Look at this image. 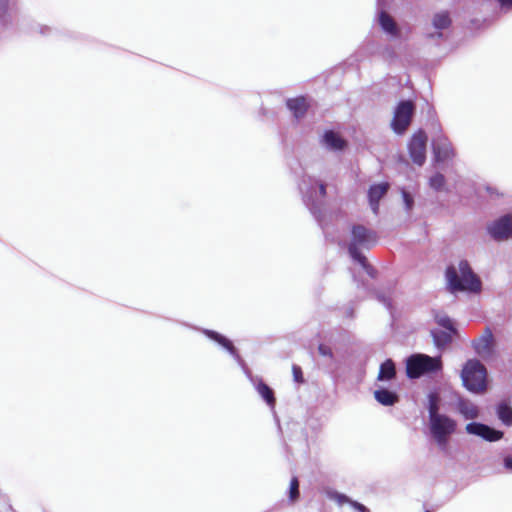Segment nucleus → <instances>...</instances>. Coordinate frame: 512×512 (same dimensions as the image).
<instances>
[{"label": "nucleus", "mask_w": 512, "mask_h": 512, "mask_svg": "<svg viewBox=\"0 0 512 512\" xmlns=\"http://www.w3.org/2000/svg\"><path fill=\"white\" fill-rule=\"evenodd\" d=\"M326 494L330 500L335 501L339 506H342L344 504H348L350 506L351 502L353 500L351 497H349L345 493L339 492L334 489L328 490Z\"/></svg>", "instance_id": "obj_28"}, {"label": "nucleus", "mask_w": 512, "mask_h": 512, "mask_svg": "<svg viewBox=\"0 0 512 512\" xmlns=\"http://www.w3.org/2000/svg\"><path fill=\"white\" fill-rule=\"evenodd\" d=\"M238 364V366L241 368L242 371L244 370H248V365L246 363V361L242 358L241 360H239V362H236Z\"/></svg>", "instance_id": "obj_43"}, {"label": "nucleus", "mask_w": 512, "mask_h": 512, "mask_svg": "<svg viewBox=\"0 0 512 512\" xmlns=\"http://www.w3.org/2000/svg\"><path fill=\"white\" fill-rule=\"evenodd\" d=\"M460 378L468 392L478 395L487 388L488 371L478 358H470L463 364Z\"/></svg>", "instance_id": "obj_2"}, {"label": "nucleus", "mask_w": 512, "mask_h": 512, "mask_svg": "<svg viewBox=\"0 0 512 512\" xmlns=\"http://www.w3.org/2000/svg\"><path fill=\"white\" fill-rule=\"evenodd\" d=\"M379 24L384 32L391 36H398L399 30L394 19L386 12L379 14Z\"/></svg>", "instance_id": "obj_25"}, {"label": "nucleus", "mask_w": 512, "mask_h": 512, "mask_svg": "<svg viewBox=\"0 0 512 512\" xmlns=\"http://www.w3.org/2000/svg\"><path fill=\"white\" fill-rule=\"evenodd\" d=\"M286 106L297 121L301 120L306 115L309 107L306 98L303 96L287 99Z\"/></svg>", "instance_id": "obj_19"}, {"label": "nucleus", "mask_w": 512, "mask_h": 512, "mask_svg": "<svg viewBox=\"0 0 512 512\" xmlns=\"http://www.w3.org/2000/svg\"><path fill=\"white\" fill-rule=\"evenodd\" d=\"M443 370L441 356H430L424 353H412L405 359V373L409 380L422 377L432 378Z\"/></svg>", "instance_id": "obj_1"}, {"label": "nucleus", "mask_w": 512, "mask_h": 512, "mask_svg": "<svg viewBox=\"0 0 512 512\" xmlns=\"http://www.w3.org/2000/svg\"><path fill=\"white\" fill-rule=\"evenodd\" d=\"M377 242V235L371 229L357 224L351 228V240L348 244V253L354 261H364L361 249H370Z\"/></svg>", "instance_id": "obj_6"}, {"label": "nucleus", "mask_w": 512, "mask_h": 512, "mask_svg": "<svg viewBox=\"0 0 512 512\" xmlns=\"http://www.w3.org/2000/svg\"><path fill=\"white\" fill-rule=\"evenodd\" d=\"M10 0H0V18L4 17L7 13Z\"/></svg>", "instance_id": "obj_39"}, {"label": "nucleus", "mask_w": 512, "mask_h": 512, "mask_svg": "<svg viewBox=\"0 0 512 512\" xmlns=\"http://www.w3.org/2000/svg\"><path fill=\"white\" fill-rule=\"evenodd\" d=\"M471 346L480 358L492 359L496 355L497 343L490 327H486L479 337L474 338Z\"/></svg>", "instance_id": "obj_8"}, {"label": "nucleus", "mask_w": 512, "mask_h": 512, "mask_svg": "<svg viewBox=\"0 0 512 512\" xmlns=\"http://www.w3.org/2000/svg\"><path fill=\"white\" fill-rule=\"evenodd\" d=\"M402 198L407 212H410L414 206V199L412 195L406 190H402Z\"/></svg>", "instance_id": "obj_34"}, {"label": "nucleus", "mask_w": 512, "mask_h": 512, "mask_svg": "<svg viewBox=\"0 0 512 512\" xmlns=\"http://www.w3.org/2000/svg\"><path fill=\"white\" fill-rule=\"evenodd\" d=\"M434 320L442 329L457 332L456 326L448 315H440L438 312H435Z\"/></svg>", "instance_id": "obj_30"}, {"label": "nucleus", "mask_w": 512, "mask_h": 512, "mask_svg": "<svg viewBox=\"0 0 512 512\" xmlns=\"http://www.w3.org/2000/svg\"><path fill=\"white\" fill-rule=\"evenodd\" d=\"M502 464L507 472L512 473V454L503 455Z\"/></svg>", "instance_id": "obj_37"}, {"label": "nucleus", "mask_w": 512, "mask_h": 512, "mask_svg": "<svg viewBox=\"0 0 512 512\" xmlns=\"http://www.w3.org/2000/svg\"><path fill=\"white\" fill-rule=\"evenodd\" d=\"M303 202L315 216L319 217L321 206L326 196V185L316 178L304 174L298 184Z\"/></svg>", "instance_id": "obj_3"}, {"label": "nucleus", "mask_w": 512, "mask_h": 512, "mask_svg": "<svg viewBox=\"0 0 512 512\" xmlns=\"http://www.w3.org/2000/svg\"><path fill=\"white\" fill-rule=\"evenodd\" d=\"M457 422L452 417L444 413H439L429 419V430L431 436L444 435L450 436L456 432Z\"/></svg>", "instance_id": "obj_11"}, {"label": "nucleus", "mask_w": 512, "mask_h": 512, "mask_svg": "<svg viewBox=\"0 0 512 512\" xmlns=\"http://www.w3.org/2000/svg\"><path fill=\"white\" fill-rule=\"evenodd\" d=\"M487 233L495 241H503L512 236V217L503 215L490 222L486 227Z\"/></svg>", "instance_id": "obj_12"}, {"label": "nucleus", "mask_w": 512, "mask_h": 512, "mask_svg": "<svg viewBox=\"0 0 512 512\" xmlns=\"http://www.w3.org/2000/svg\"><path fill=\"white\" fill-rule=\"evenodd\" d=\"M374 399L382 406L390 407L395 405L399 400V394L396 390L379 386L373 392Z\"/></svg>", "instance_id": "obj_17"}, {"label": "nucleus", "mask_w": 512, "mask_h": 512, "mask_svg": "<svg viewBox=\"0 0 512 512\" xmlns=\"http://www.w3.org/2000/svg\"><path fill=\"white\" fill-rule=\"evenodd\" d=\"M344 316L349 319H353L355 317V309L352 304L345 308Z\"/></svg>", "instance_id": "obj_40"}, {"label": "nucleus", "mask_w": 512, "mask_h": 512, "mask_svg": "<svg viewBox=\"0 0 512 512\" xmlns=\"http://www.w3.org/2000/svg\"><path fill=\"white\" fill-rule=\"evenodd\" d=\"M275 418H276V422L278 423V426L280 427V425H279V419H278L276 416H275Z\"/></svg>", "instance_id": "obj_47"}, {"label": "nucleus", "mask_w": 512, "mask_h": 512, "mask_svg": "<svg viewBox=\"0 0 512 512\" xmlns=\"http://www.w3.org/2000/svg\"><path fill=\"white\" fill-rule=\"evenodd\" d=\"M495 414L504 426H512V405L509 399H503L497 403Z\"/></svg>", "instance_id": "obj_21"}, {"label": "nucleus", "mask_w": 512, "mask_h": 512, "mask_svg": "<svg viewBox=\"0 0 512 512\" xmlns=\"http://www.w3.org/2000/svg\"><path fill=\"white\" fill-rule=\"evenodd\" d=\"M350 507L355 512H370V509L367 506L354 499L352 500Z\"/></svg>", "instance_id": "obj_36"}, {"label": "nucleus", "mask_w": 512, "mask_h": 512, "mask_svg": "<svg viewBox=\"0 0 512 512\" xmlns=\"http://www.w3.org/2000/svg\"><path fill=\"white\" fill-rule=\"evenodd\" d=\"M424 512H431V511H429V510H425Z\"/></svg>", "instance_id": "obj_48"}, {"label": "nucleus", "mask_w": 512, "mask_h": 512, "mask_svg": "<svg viewBox=\"0 0 512 512\" xmlns=\"http://www.w3.org/2000/svg\"><path fill=\"white\" fill-rule=\"evenodd\" d=\"M361 266L362 268L365 270V272L371 277V278H375L376 277V269L370 265L366 259V257L364 256V261H357Z\"/></svg>", "instance_id": "obj_35"}, {"label": "nucleus", "mask_w": 512, "mask_h": 512, "mask_svg": "<svg viewBox=\"0 0 512 512\" xmlns=\"http://www.w3.org/2000/svg\"><path fill=\"white\" fill-rule=\"evenodd\" d=\"M451 19L447 12H440L434 15L433 17V26L434 28L441 30L446 29L450 26Z\"/></svg>", "instance_id": "obj_29"}, {"label": "nucleus", "mask_w": 512, "mask_h": 512, "mask_svg": "<svg viewBox=\"0 0 512 512\" xmlns=\"http://www.w3.org/2000/svg\"><path fill=\"white\" fill-rule=\"evenodd\" d=\"M389 189L388 183H380L372 185L368 191L369 203L372 211L377 214L379 210V201L387 193Z\"/></svg>", "instance_id": "obj_18"}, {"label": "nucleus", "mask_w": 512, "mask_h": 512, "mask_svg": "<svg viewBox=\"0 0 512 512\" xmlns=\"http://www.w3.org/2000/svg\"><path fill=\"white\" fill-rule=\"evenodd\" d=\"M447 291L450 292L451 294H453L454 296H457L458 293H460V292H464L468 295H478V294H480V292L482 290L473 289V290H447Z\"/></svg>", "instance_id": "obj_38"}, {"label": "nucleus", "mask_w": 512, "mask_h": 512, "mask_svg": "<svg viewBox=\"0 0 512 512\" xmlns=\"http://www.w3.org/2000/svg\"><path fill=\"white\" fill-rule=\"evenodd\" d=\"M318 337L320 338L317 347L318 354L323 358L329 359L332 364H338L335 352L346 345L348 340L347 331L344 329H333L318 334Z\"/></svg>", "instance_id": "obj_5"}, {"label": "nucleus", "mask_w": 512, "mask_h": 512, "mask_svg": "<svg viewBox=\"0 0 512 512\" xmlns=\"http://www.w3.org/2000/svg\"><path fill=\"white\" fill-rule=\"evenodd\" d=\"M457 410L466 420L478 417L477 406L459 394L457 395Z\"/></svg>", "instance_id": "obj_24"}, {"label": "nucleus", "mask_w": 512, "mask_h": 512, "mask_svg": "<svg viewBox=\"0 0 512 512\" xmlns=\"http://www.w3.org/2000/svg\"><path fill=\"white\" fill-rule=\"evenodd\" d=\"M292 376H293V381L295 383H297V384L305 383L303 370L299 365H297V364L292 365Z\"/></svg>", "instance_id": "obj_32"}, {"label": "nucleus", "mask_w": 512, "mask_h": 512, "mask_svg": "<svg viewBox=\"0 0 512 512\" xmlns=\"http://www.w3.org/2000/svg\"><path fill=\"white\" fill-rule=\"evenodd\" d=\"M301 433H302V435L304 436V440L306 441V439H307V433H306V431H305V429H304V428H301Z\"/></svg>", "instance_id": "obj_46"}, {"label": "nucleus", "mask_w": 512, "mask_h": 512, "mask_svg": "<svg viewBox=\"0 0 512 512\" xmlns=\"http://www.w3.org/2000/svg\"><path fill=\"white\" fill-rule=\"evenodd\" d=\"M319 144L330 152H342L346 149L347 141L334 130H325L319 138Z\"/></svg>", "instance_id": "obj_14"}, {"label": "nucleus", "mask_w": 512, "mask_h": 512, "mask_svg": "<svg viewBox=\"0 0 512 512\" xmlns=\"http://www.w3.org/2000/svg\"><path fill=\"white\" fill-rule=\"evenodd\" d=\"M442 36V33L441 32H437L435 34H430V37L431 38H434V37H441Z\"/></svg>", "instance_id": "obj_45"}, {"label": "nucleus", "mask_w": 512, "mask_h": 512, "mask_svg": "<svg viewBox=\"0 0 512 512\" xmlns=\"http://www.w3.org/2000/svg\"><path fill=\"white\" fill-rule=\"evenodd\" d=\"M446 288H481L479 276L472 270L469 262L460 260L458 267L449 265L445 271Z\"/></svg>", "instance_id": "obj_4"}, {"label": "nucleus", "mask_w": 512, "mask_h": 512, "mask_svg": "<svg viewBox=\"0 0 512 512\" xmlns=\"http://www.w3.org/2000/svg\"><path fill=\"white\" fill-rule=\"evenodd\" d=\"M371 292V297L375 298L378 302H380L389 312L392 320H395L396 308L393 304L392 297L390 295L391 290H369Z\"/></svg>", "instance_id": "obj_22"}, {"label": "nucleus", "mask_w": 512, "mask_h": 512, "mask_svg": "<svg viewBox=\"0 0 512 512\" xmlns=\"http://www.w3.org/2000/svg\"><path fill=\"white\" fill-rule=\"evenodd\" d=\"M287 496L290 504H294L300 498L299 479L297 476H292L287 489Z\"/></svg>", "instance_id": "obj_27"}, {"label": "nucleus", "mask_w": 512, "mask_h": 512, "mask_svg": "<svg viewBox=\"0 0 512 512\" xmlns=\"http://www.w3.org/2000/svg\"><path fill=\"white\" fill-rule=\"evenodd\" d=\"M502 9L510 10L512 9V0H496Z\"/></svg>", "instance_id": "obj_42"}, {"label": "nucleus", "mask_w": 512, "mask_h": 512, "mask_svg": "<svg viewBox=\"0 0 512 512\" xmlns=\"http://www.w3.org/2000/svg\"><path fill=\"white\" fill-rule=\"evenodd\" d=\"M181 324L195 331L201 332L207 339H209L217 346H219L222 350L227 352L235 360V362H239V360L242 359V356L240 355L238 348L234 345V342L226 335L213 329L201 328L186 322H182Z\"/></svg>", "instance_id": "obj_7"}, {"label": "nucleus", "mask_w": 512, "mask_h": 512, "mask_svg": "<svg viewBox=\"0 0 512 512\" xmlns=\"http://www.w3.org/2000/svg\"><path fill=\"white\" fill-rule=\"evenodd\" d=\"M449 436L444 435H435L432 436V438L435 440L436 444L438 445L439 449L442 451H447L449 447Z\"/></svg>", "instance_id": "obj_33"}, {"label": "nucleus", "mask_w": 512, "mask_h": 512, "mask_svg": "<svg viewBox=\"0 0 512 512\" xmlns=\"http://www.w3.org/2000/svg\"><path fill=\"white\" fill-rule=\"evenodd\" d=\"M238 364V366L241 368L242 371L244 370H248V365L246 363V361L242 358L241 360H239V362H236Z\"/></svg>", "instance_id": "obj_44"}, {"label": "nucleus", "mask_w": 512, "mask_h": 512, "mask_svg": "<svg viewBox=\"0 0 512 512\" xmlns=\"http://www.w3.org/2000/svg\"><path fill=\"white\" fill-rule=\"evenodd\" d=\"M395 378H396L395 362L391 358H387L379 366L377 381L391 382Z\"/></svg>", "instance_id": "obj_23"}, {"label": "nucleus", "mask_w": 512, "mask_h": 512, "mask_svg": "<svg viewBox=\"0 0 512 512\" xmlns=\"http://www.w3.org/2000/svg\"><path fill=\"white\" fill-rule=\"evenodd\" d=\"M415 111L414 103L411 100L400 101L394 111L392 129L397 134H403L411 123Z\"/></svg>", "instance_id": "obj_9"}, {"label": "nucleus", "mask_w": 512, "mask_h": 512, "mask_svg": "<svg viewBox=\"0 0 512 512\" xmlns=\"http://www.w3.org/2000/svg\"><path fill=\"white\" fill-rule=\"evenodd\" d=\"M261 397V399L267 404V406L273 411L275 414V406H276V397L275 392L272 387H270L262 377L259 379H255V382L252 384Z\"/></svg>", "instance_id": "obj_16"}, {"label": "nucleus", "mask_w": 512, "mask_h": 512, "mask_svg": "<svg viewBox=\"0 0 512 512\" xmlns=\"http://www.w3.org/2000/svg\"><path fill=\"white\" fill-rule=\"evenodd\" d=\"M426 409L428 410L429 419L439 414V396L436 390L428 392Z\"/></svg>", "instance_id": "obj_26"}, {"label": "nucleus", "mask_w": 512, "mask_h": 512, "mask_svg": "<svg viewBox=\"0 0 512 512\" xmlns=\"http://www.w3.org/2000/svg\"><path fill=\"white\" fill-rule=\"evenodd\" d=\"M432 148L435 160L437 162H444L454 156V150L451 142L445 136H438L432 142Z\"/></svg>", "instance_id": "obj_15"}, {"label": "nucleus", "mask_w": 512, "mask_h": 512, "mask_svg": "<svg viewBox=\"0 0 512 512\" xmlns=\"http://www.w3.org/2000/svg\"><path fill=\"white\" fill-rule=\"evenodd\" d=\"M456 332L446 329L433 328L430 331L434 346L442 350L452 342L453 336Z\"/></svg>", "instance_id": "obj_20"}, {"label": "nucleus", "mask_w": 512, "mask_h": 512, "mask_svg": "<svg viewBox=\"0 0 512 512\" xmlns=\"http://www.w3.org/2000/svg\"><path fill=\"white\" fill-rule=\"evenodd\" d=\"M427 136L423 131H419L411 138L408 149L413 162L419 166L426 160Z\"/></svg>", "instance_id": "obj_13"}, {"label": "nucleus", "mask_w": 512, "mask_h": 512, "mask_svg": "<svg viewBox=\"0 0 512 512\" xmlns=\"http://www.w3.org/2000/svg\"><path fill=\"white\" fill-rule=\"evenodd\" d=\"M243 373L245 374V376L247 377L251 384L255 382V379L260 378V376L254 375L250 368H248V370H244Z\"/></svg>", "instance_id": "obj_41"}, {"label": "nucleus", "mask_w": 512, "mask_h": 512, "mask_svg": "<svg viewBox=\"0 0 512 512\" xmlns=\"http://www.w3.org/2000/svg\"><path fill=\"white\" fill-rule=\"evenodd\" d=\"M465 431L469 435L477 436L487 442H497L504 437V431L479 421L466 424Z\"/></svg>", "instance_id": "obj_10"}, {"label": "nucleus", "mask_w": 512, "mask_h": 512, "mask_svg": "<svg viewBox=\"0 0 512 512\" xmlns=\"http://www.w3.org/2000/svg\"><path fill=\"white\" fill-rule=\"evenodd\" d=\"M446 179L441 173H436L429 179V185L435 191H442L445 188Z\"/></svg>", "instance_id": "obj_31"}, {"label": "nucleus", "mask_w": 512, "mask_h": 512, "mask_svg": "<svg viewBox=\"0 0 512 512\" xmlns=\"http://www.w3.org/2000/svg\"><path fill=\"white\" fill-rule=\"evenodd\" d=\"M44 512V511H43Z\"/></svg>", "instance_id": "obj_49"}]
</instances>
